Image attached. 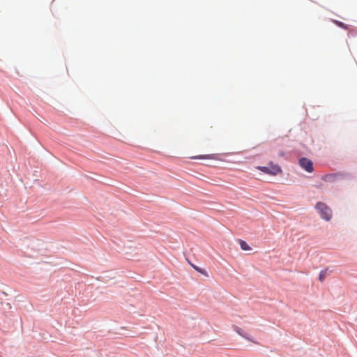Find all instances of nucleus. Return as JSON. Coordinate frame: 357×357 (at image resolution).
Masks as SVG:
<instances>
[{
	"label": "nucleus",
	"mask_w": 357,
	"mask_h": 357,
	"mask_svg": "<svg viewBox=\"0 0 357 357\" xmlns=\"http://www.w3.org/2000/svg\"><path fill=\"white\" fill-rule=\"evenodd\" d=\"M315 208L319 211L321 217L326 221H329L332 218L331 209L324 202H318Z\"/></svg>",
	"instance_id": "1"
},
{
	"label": "nucleus",
	"mask_w": 357,
	"mask_h": 357,
	"mask_svg": "<svg viewBox=\"0 0 357 357\" xmlns=\"http://www.w3.org/2000/svg\"><path fill=\"white\" fill-rule=\"evenodd\" d=\"M257 169L261 172L271 176H276L282 172L281 167L278 165L273 164L272 162L268 164V167L258 166Z\"/></svg>",
	"instance_id": "2"
},
{
	"label": "nucleus",
	"mask_w": 357,
	"mask_h": 357,
	"mask_svg": "<svg viewBox=\"0 0 357 357\" xmlns=\"http://www.w3.org/2000/svg\"><path fill=\"white\" fill-rule=\"evenodd\" d=\"M300 166L306 172L311 173L314 170L313 162L307 158H301L299 160Z\"/></svg>",
	"instance_id": "3"
},
{
	"label": "nucleus",
	"mask_w": 357,
	"mask_h": 357,
	"mask_svg": "<svg viewBox=\"0 0 357 357\" xmlns=\"http://www.w3.org/2000/svg\"><path fill=\"white\" fill-rule=\"evenodd\" d=\"M190 158H192V159L216 160L217 159V155L216 154L200 155L190 157Z\"/></svg>",
	"instance_id": "4"
},
{
	"label": "nucleus",
	"mask_w": 357,
	"mask_h": 357,
	"mask_svg": "<svg viewBox=\"0 0 357 357\" xmlns=\"http://www.w3.org/2000/svg\"><path fill=\"white\" fill-rule=\"evenodd\" d=\"M234 331L240 335H241L242 337H245V339L254 342V343H257L256 342H255L254 340H252L250 337H249L248 336H247L246 335H244L242 333V329L236 326H234Z\"/></svg>",
	"instance_id": "5"
},
{
	"label": "nucleus",
	"mask_w": 357,
	"mask_h": 357,
	"mask_svg": "<svg viewBox=\"0 0 357 357\" xmlns=\"http://www.w3.org/2000/svg\"><path fill=\"white\" fill-rule=\"evenodd\" d=\"M238 242H239V245L241 246V248L243 250L248 251V250H251V248L243 240H239Z\"/></svg>",
	"instance_id": "6"
},
{
	"label": "nucleus",
	"mask_w": 357,
	"mask_h": 357,
	"mask_svg": "<svg viewBox=\"0 0 357 357\" xmlns=\"http://www.w3.org/2000/svg\"><path fill=\"white\" fill-rule=\"evenodd\" d=\"M334 22L335 23V24H337L339 27H341L344 29H348V26L347 24H345L344 23L342 22H340V21H334Z\"/></svg>",
	"instance_id": "7"
},
{
	"label": "nucleus",
	"mask_w": 357,
	"mask_h": 357,
	"mask_svg": "<svg viewBox=\"0 0 357 357\" xmlns=\"http://www.w3.org/2000/svg\"><path fill=\"white\" fill-rule=\"evenodd\" d=\"M326 275V271H321L319 275V279L321 282H323L325 280Z\"/></svg>",
	"instance_id": "8"
},
{
	"label": "nucleus",
	"mask_w": 357,
	"mask_h": 357,
	"mask_svg": "<svg viewBox=\"0 0 357 357\" xmlns=\"http://www.w3.org/2000/svg\"><path fill=\"white\" fill-rule=\"evenodd\" d=\"M334 177V175H325L324 176H323V179L326 181H331L332 178Z\"/></svg>",
	"instance_id": "9"
},
{
	"label": "nucleus",
	"mask_w": 357,
	"mask_h": 357,
	"mask_svg": "<svg viewBox=\"0 0 357 357\" xmlns=\"http://www.w3.org/2000/svg\"><path fill=\"white\" fill-rule=\"evenodd\" d=\"M192 267H193V268H194L197 271H198L199 273H202V274H204V275L206 274V273H205V271H204V270H203V269H202V268H199V267H197V266H195V265H192Z\"/></svg>",
	"instance_id": "10"
},
{
	"label": "nucleus",
	"mask_w": 357,
	"mask_h": 357,
	"mask_svg": "<svg viewBox=\"0 0 357 357\" xmlns=\"http://www.w3.org/2000/svg\"><path fill=\"white\" fill-rule=\"evenodd\" d=\"M280 155L281 156H284V153L283 152H280Z\"/></svg>",
	"instance_id": "11"
},
{
	"label": "nucleus",
	"mask_w": 357,
	"mask_h": 357,
	"mask_svg": "<svg viewBox=\"0 0 357 357\" xmlns=\"http://www.w3.org/2000/svg\"><path fill=\"white\" fill-rule=\"evenodd\" d=\"M54 0H51V2H53Z\"/></svg>",
	"instance_id": "12"
}]
</instances>
